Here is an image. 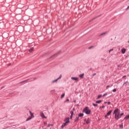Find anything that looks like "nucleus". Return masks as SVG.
<instances>
[{
    "instance_id": "obj_1",
    "label": "nucleus",
    "mask_w": 129,
    "mask_h": 129,
    "mask_svg": "<svg viewBox=\"0 0 129 129\" xmlns=\"http://www.w3.org/2000/svg\"><path fill=\"white\" fill-rule=\"evenodd\" d=\"M118 110H119L118 108H116L114 110L113 113V114H114L115 119H116L117 120L121 117L120 116V114H119V112H118Z\"/></svg>"
},
{
    "instance_id": "obj_2",
    "label": "nucleus",
    "mask_w": 129,
    "mask_h": 129,
    "mask_svg": "<svg viewBox=\"0 0 129 129\" xmlns=\"http://www.w3.org/2000/svg\"><path fill=\"white\" fill-rule=\"evenodd\" d=\"M64 121L65 122L63 123L62 125H61V128H63L64 127V126H66V125H68V123H69V122H70V120L69 119V118H66L64 119Z\"/></svg>"
},
{
    "instance_id": "obj_3",
    "label": "nucleus",
    "mask_w": 129,
    "mask_h": 129,
    "mask_svg": "<svg viewBox=\"0 0 129 129\" xmlns=\"http://www.w3.org/2000/svg\"><path fill=\"white\" fill-rule=\"evenodd\" d=\"M83 112H85L86 114H90V112H91V111L90 110V109H89V108H88V107H86L83 110Z\"/></svg>"
},
{
    "instance_id": "obj_4",
    "label": "nucleus",
    "mask_w": 129,
    "mask_h": 129,
    "mask_svg": "<svg viewBox=\"0 0 129 129\" xmlns=\"http://www.w3.org/2000/svg\"><path fill=\"white\" fill-rule=\"evenodd\" d=\"M30 112V114L31 115V117H29L28 118H27V119H26V121H29V120H31V118H34V113H33L31 111H29Z\"/></svg>"
},
{
    "instance_id": "obj_5",
    "label": "nucleus",
    "mask_w": 129,
    "mask_h": 129,
    "mask_svg": "<svg viewBox=\"0 0 129 129\" xmlns=\"http://www.w3.org/2000/svg\"><path fill=\"white\" fill-rule=\"evenodd\" d=\"M61 78H62V75H60L59 77L57 79L52 81V83H54L55 82H57V81H58L59 80L61 79Z\"/></svg>"
},
{
    "instance_id": "obj_6",
    "label": "nucleus",
    "mask_w": 129,
    "mask_h": 129,
    "mask_svg": "<svg viewBox=\"0 0 129 129\" xmlns=\"http://www.w3.org/2000/svg\"><path fill=\"white\" fill-rule=\"evenodd\" d=\"M75 110V108H73V110H71V116H70V118H71V119H72V117H73V115H74V111Z\"/></svg>"
},
{
    "instance_id": "obj_7",
    "label": "nucleus",
    "mask_w": 129,
    "mask_h": 129,
    "mask_svg": "<svg viewBox=\"0 0 129 129\" xmlns=\"http://www.w3.org/2000/svg\"><path fill=\"white\" fill-rule=\"evenodd\" d=\"M40 115L42 118H46V116H45V115H44L43 112H40Z\"/></svg>"
},
{
    "instance_id": "obj_8",
    "label": "nucleus",
    "mask_w": 129,
    "mask_h": 129,
    "mask_svg": "<svg viewBox=\"0 0 129 129\" xmlns=\"http://www.w3.org/2000/svg\"><path fill=\"white\" fill-rule=\"evenodd\" d=\"M85 121H86V123L88 124L89 123H90V119L88 118L87 119H85Z\"/></svg>"
},
{
    "instance_id": "obj_9",
    "label": "nucleus",
    "mask_w": 129,
    "mask_h": 129,
    "mask_svg": "<svg viewBox=\"0 0 129 129\" xmlns=\"http://www.w3.org/2000/svg\"><path fill=\"white\" fill-rule=\"evenodd\" d=\"M121 51L122 54H124V53H125L126 49L125 48H122Z\"/></svg>"
},
{
    "instance_id": "obj_10",
    "label": "nucleus",
    "mask_w": 129,
    "mask_h": 129,
    "mask_svg": "<svg viewBox=\"0 0 129 129\" xmlns=\"http://www.w3.org/2000/svg\"><path fill=\"white\" fill-rule=\"evenodd\" d=\"M72 80H75V81H78V78L72 77L71 78Z\"/></svg>"
},
{
    "instance_id": "obj_11",
    "label": "nucleus",
    "mask_w": 129,
    "mask_h": 129,
    "mask_svg": "<svg viewBox=\"0 0 129 129\" xmlns=\"http://www.w3.org/2000/svg\"><path fill=\"white\" fill-rule=\"evenodd\" d=\"M60 53V51L56 53H55L54 54L52 55L50 58H53V57H55V56H57V55H58V54H59Z\"/></svg>"
},
{
    "instance_id": "obj_12",
    "label": "nucleus",
    "mask_w": 129,
    "mask_h": 129,
    "mask_svg": "<svg viewBox=\"0 0 129 129\" xmlns=\"http://www.w3.org/2000/svg\"><path fill=\"white\" fill-rule=\"evenodd\" d=\"M34 51V47H31L30 49L29 50V52L30 53H32V52Z\"/></svg>"
},
{
    "instance_id": "obj_13",
    "label": "nucleus",
    "mask_w": 129,
    "mask_h": 129,
    "mask_svg": "<svg viewBox=\"0 0 129 129\" xmlns=\"http://www.w3.org/2000/svg\"><path fill=\"white\" fill-rule=\"evenodd\" d=\"M111 112H112V110H110V111H109L107 113V114H106V115H110V114H111Z\"/></svg>"
},
{
    "instance_id": "obj_14",
    "label": "nucleus",
    "mask_w": 129,
    "mask_h": 129,
    "mask_svg": "<svg viewBox=\"0 0 129 129\" xmlns=\"http://www.w3.org/2000/svg\"><path fill=\"white\" fill-rule=\"evenodd\" d=\"M83 115H84V114H83V113H80L79 114V117H81L83 116Z\"/></svg>"
},
{
    "instance_id": "obj_15",
    "label": "nucleus",
    "mask_w": 129,
    "mask_h": 129,
    "mask_svg": "<svg viewBox=\"0 0 129 129\" xmlns=\"http://www.w3.org/2000/svg\"><path fill=\"white\" fill-rule=\"evenodd\" d=\"M79 77H80V78H83L84 76V74H82L79 75Z\"/></svg>"
},
{
    "instance_id": "obj_16",
    "label": "nucleus",
    "mask_w": 129,
    "mask_h": 129,
    "mask_svg": "<svg viewBox=\"0 0 129 129\" xmlns=\"http://www.w3.org/2000/svg\"><path fill=\"white\" fill-rule=\"evenodd\" d=\"M127 82H128V81H126L125 82L123 85H122V86H125V87L126 86V84L127 83Z\"/></svg>"
},
{
    "instance_id": "obj_17",
    "label": "nucleus",
    "mask_w": 129,
    "mask_h": 129,
    "mask_svg": "<svg viewBox=\"0 0 129 129\" xmlns=\"http://www.w3.org/2000/svg\"><path fill=\"white\" fill-rule=\"evenodd\" d=\"M113 86V84H111L110 86V85H107L106 86V89H107V88H109V87H112V86Z\"/></svg>"
},
{
    "instance_id": "obj_18",
    "label": "nucleus",
    "mask_w": 129,
    "mask_h": 129,
    "mask_svg": "<svg viewBox=\"0 0 129 129\" xmlns=\"http://www.w3.org/2000/svg\"><path fill=\"white\" fill-rule=\"evenodd\" d=\"M129 118V114L125 116V117L124 118V119H128Z\"/></svg>"
},
{
    "instance_id": "obj_19",
    "label": "nucleus",
    "mask_w": 129,
    "mask_h": 129,
    "mask_svg": "<svg viewBox=\"0 0 129 129\" xmlns=\"http://www.w3.org/2000/svg\"><path fill=\"white\" fill-rule=\"evenodd\" d=\"M101 97H102V95H98L97 99H99V98H101Z\"/></svg>"
},
{
    "instance_id": "obj_20",
    "label": "nucleus",
    "mask_w": 129,
    "mask_h": 129,
    "mask_svg": "<svg viewBox=\"0 0 129 129\" xmlns=\"http://www.w3.org/2000/svg\"><path fill=\"white\" fill-rule=\"evenodd\" d=\"M79 120V117H77L75 119V121H78Z\"/></svg>"
},
{
    "instance_id": "obj_21",
    "label": "nucleus",
    "mask_w": 129,
    "mask_h": 129,
    "mask_svg": "<svg viewBox=\"0 0 129 129\" xmlns=\"http://www.w3.org/2000/svg\"><path fill=\"white\" fill-rule=\"evenodd\" d=\"M106 32H103L100 34V36H103V35H106Z\"/></svg>"
},
{
    "instance_id": "obj_22",
    "label": "nucleus",
    "mask_w": 129,
    "mask_h": 129,
    "mask_svg": "<svg viewBox=\"0 0 129 129\" xmlns=\"http://www.w3.org/2000/svg\"><path fill=\"white\" fill-rule=\"evenodd\" d=\"M28 80H30V79H27L25 81H23L21 82L20 83H24V82H26V81H28Z\"/></svg>"
},
{
    "instance_id": "obj_23",
    "label": "nucleus",
    "mask_w": 129,
    "mask_h": 129,
    "mask_svg": "<svg viewBox=\"0 0 129 129\" xmlns=\"http://www.w3.org/2000/svg\"><path fill=\"white\" fill-rule=\"evenodd\" d=\"M101 100H99V101H96V103H101Z\"/></svg>"
},
{
    "instance_id": "obj_24",
    "label": "nucleus",
    "mask_w": 129,
    "mask_h": 129,
    "mask_svg": "<svg viewBox=\"0 0 129 129\" xmlns=\"http://www.w3.org/2000/svg\"><path fill=\"white\" fill-rule=\"evenodd\" d=\"M64 96H65V93L62 94L61 96V98H63V97H64Z\"/></svg>"
},
{
    "instance_id": "obj_25",
    "label": "nucleus",
    "mask_w": 129,
    "mask_h": 129,
    "mask_svg": "<svg viewBox=\"0 0 129 129\" xmlns=\"http://www.w3.org/2000/svg\"><path fill=\"white\" fill-rule=\"evenodd\" d=\"M112 92H116V89H114L112 90Z\"/></svg>"
},
{
    "instance_id": "obj_26",
    "label": "nucleus",
    "mask_w": 129,
    "mask_h": 129,
    "mask_svg": "<svg viewBox=\"0 0 129 129\" xmlns=\"http://www.w3.org/2000/svg\"><path fill=\"white\" fill-rule=\"evenodd\" d=\"M113 51V49H111L109 50V53H110L111 51Z\"/></svg>"
},
{
    "instance_id": "obj_27",
    "label": "nucleus",
    "mask_w": 129,
    "mask_h": 129,
    "mask_svg": "<svg viewBox=\"0 0 129 129\" xmlns=\"http://www.w3.org/2000/svg\"><path fill=\"white\" fill-rule=\"evenodd\" d=\"M93 106H97V104L93 103Z\"/></svg>"
},
{
    "instance_id": "obj_28",
    "label": "nucleus",
    "mask_w": 129,
    "mask_h": 129,
    "mask_svg": "<svg viewBox=\"0 0 129 129\" xmlns=\"http://www.w3.org/2000/svg\"><path fill=\"white\" fill-rule=\"evenodd\" d=\"M104 107H105V106L102 105V106L100 107V108H104Z\"/></svg>"
},
{
    "instance_id": "obj_29",
    "label": "nucleus",
    "mask_w": 129,
    "mask_h": 129,
    "mask_svg": "<svg viewBox=\"0 0 129 129\" xmlns=\"http://www.w3.org/2000/svg\"><path fill=\"white\" fill-rule=\"evenodd\" d=\"M36 80V78L30 79V81H33L34 80Z\"/></svg>"
},
{
    "instance_id": "obj_30",
    "label": "nucleus",
    "mask_w": 129,
    "mask_h": 129,
    "mask_svg": "<svg viewBox=\"0 0 129 129\" xmlns=\"http://www.w3.org/2000/svg\"><path fill=\"white\" fill-rule=\"evenodd\" d=\"M106 95H107V93L104 94L103 95V96L104 97V96H105Z\"/></svg>"
},
{
    "instance_id": "obj_31",
    "label": "nucleus",
    "mask_w": 129,
    "mask_h": 129,
    "mask_svg": "<svg viewBox=\"0 0 129 129\" xmlns=\"http://www.w3.org/2000/svg\"><path fill=\"white\" fill-rule=\"evenodd\" d=\"M123 114H124L123 113H121V114H120V115L121 117V116L123 115Z\"/></svg>"
},
{
    "instance_id": "obj_32",
    "label": "nucleus",
    "mask_w": 129,
    "mask_h": 129,
    "mask_svg": "<svg viewBox=\"0 0 129 129\" xmlns=\"http://www.w3.org/2000/svg\"><path fill=\"white\" fill-rule=\"evenodd\" d=\"M95 75H96V73H94V74H93V76H95Z\"/></svg>"
},
{
    "instance_id": "obj_33",
    "label": "nucleus",
    "mask_w": 129,
    "mask_h": 129,
    "mask_svg": "<svg viewBox=\"0 0 129 129\" xmlns=\"http://www.w3.org/2000/svg\"><path fill=\"white\" fill-rule=\"evenodd\" d=\"M124 77H126V76H123L122 78H124Z\"/></svg>"
},
{
    "instance_id": "obj_34",
    "label": "nucleus",
    "mask_w": 129,
    "mask_h": 129,
    "mask_svg": "<svg viewBox=\"0 0 129 129\" xmlns=\"http://www.w3.org/2000/svg\"><path fill=\"white\" fill-rule=\"evenodd\" d=\"M66 101H67V102L69 101V99H67Z\"/></svg>"
},
{
    "instance_id": "obj_35",
    "label": "nucleus",
    "mask_w": 129,
    "mask_h": 129,
    "mask_svg": "<svg viewBox=\"0 0 129 129\" xmlns=\"http://www.w3.org/2000/svg\"><path fill=\"white\" fill-rule=\"evenodd\" d=\"M107 116H108L107 114L106 115H105V118H107Z\"/></svg>"
},
{
    "instance_id": "obj_36",
    "label": "nucleus",
    "mask_w": 129,
    "mask_h": 129,
    "mask_svg": "<svg viewBox=\"0 0 129 129\" xmlns=\"http://www.w3.org/2000/svg\"><path fill=\"white\" fill-rule=\"evenodd\" d=\"M107 104H110V102H107Z\"/></svg>"
},
{
    "instance_id": "obj_37",
    "label": "nucleus",
    "mask_w": 129,
    "mask_h": 129,
    "mask_svg": "<svg viewBox=\"0 0 129 129\" xmlns=\"http://www.w3.org/2000/svg\"><path fill=\"white\" fill-rule=\"evenodd\" d=\"M8 65H9V66H11V64L10 63V64H9Z\"/></svg>"
},
{
    "instance_id": "obj_38",
    "label": "nucleus",
    "mask_w": 129,
    "mask_h": 129,
    "mask_svg": "<svg viewBox=\"0 0 129 129\" xmlns=\"http://www.w3.org/2000/svg\"><path fill=\"white\" fill-rule=\"evenodd\" d=\"M122 126H123L122 125H120V127H122Z\"/></svg>"
},
{
    "instance_id": "obj_39",
    "label": "nucleus",
    "mask_w": 129,
    "mask_h": 129,
    "mask_svg": "<svg viewBox=\"0 0 129 129\" xmlns=\"http://www.w3.org/2000/svg\"><path fill=\"white\" fill-rule=\"evenodd\" d=\"M91 48H92V47H90L89 48V49H91Z\"/></svg>"
},
{
    "instance_id": "obj_40",
    "label": "nucleus",
    "mask_w": 129,
    "mask_h": 129,
    "mask_svg": "<svg viewBox=\"0 0 129 129\" xmlns=\"http://www.w3.org/2000/svg\"><path fill=\"white\" fill-rule=\"evenodd\" d=\"M74 102H76V101H74Z\"/></svg>"
},
{
    "instance_id": "obj_41",
    "label": "nucleus",
    "mask_w": 129,
    "mask_h": 129,
    "mask_svg": "<svg viewBox=\"0 0 129 129\" xmlns=\"http://www.w3.org/2000/svg\"><path fill=\"white\" fill-rule=\"evenodd\" d=\"M107 102H105L104 103H106Z\"/></svg>"
}]
</instances>
